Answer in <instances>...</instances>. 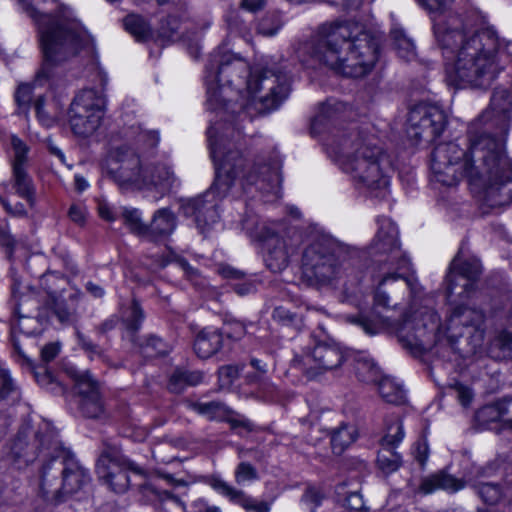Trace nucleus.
Masks as SVG:
<instances>
[{"label": "nucleus", "instance_id": "obj_1", "mask_svg": "<svg viewBox=\"0 0 512 512\" xmlns=\"http://www.w3.org/2000/svg\"><path fill=\"white\" fill-rule=\"evenodd\" d=\"M512 103L495 90L489 107L468 127L466 148L456 142L437 145L431 154L433 180L454 186L466 178L472 192L491 208L512 203V160L506 151Z\"/></svg>", "mask_w": 512, "mask_h": 512}, {"label": "nucleus", "instance_id": "obj_2", "mask_svg": "<svg viewBox=\"0 0 512 512\" xmlns=\"http://www.w3.org/2000/svg\"><path fill=\"white\" fill-rule=\"evenodd\" d=\"M207 101L217 118L208 129L217 127V139L239 143L244 122L253 112L279 108L290 93L286 65L267 64L250 71L248 63L229 52H214L206 66Z\"/></svg>", "mask_w": 512, "mask_h": 512}, {"label": "nucleus", "instance_id": "obj_3", "mask_svg": "<svg viewBox=\"0 0 512 512\" xmlns=\"http://www.w3.org/2000/svg\"><path fill=\"white\" fill-rule=\"evenodd\" d=\"M434 34L445 60L446 82L455 88H488L512 61V41L502 45L495 30L477 28L470 16H438Z\"/></svg>", "mask_w": 512, "mask_h": 512}, {"label": "nucleus", "instance_id": "obj_4", "mask_svg": "<svg viewBox=\"0 0 512 512\" xmlns=\"http://www.w3.org/2000/svg\"><path fill=\"white\" fill-rule=\"evenodd\" d=\"M217 127L207 130L210 154L215 165V178L211 187L201 195L189 199L184 213L193 217L200 233L205 234L219 220V202L230 192L253 190L276 196L281 183V160L273 157L268 163L258 158L248 163L237 148L238 143L217 139Z\"/></svg>", "mask_w": 512, "mask_h": 512}, {"label": "nucleus", "instance_id": "obj_5", "mask_svg": "<svg viewBox=\"0 0 512 512\" xmlns=\"http://www.w3.org/2000/svg\"><path fill=\"white\" fill-rule=\"evenodd\" d=\"M295 52L303 63L314 61L344 77L362 78L374 70L380 42L360 22L336 19L320 24Z\"/></svg>", "mask_w": 512, "mask_h": 512}, {"label": "nucleus", "instance_id": "obj_6", "mask_svg": "<svg viewBox=\"0 0 512 512\" xmlns=\"http://www.w3.org/2000/svg\"><path fill=\"white\" fill-rule=\"evenodd\" d=\"M327 155L353 182L374 197H385L392 171L387 152L368 128L333 127L324 139Z\"/></svg>", "mask_w": 512, "mask_h": 512}, {"label": "nucleus", "instance_id": "obj_7", "mask_svg": "<svg viewBox=\"0 0 512 512\" xmlns=\"http://www.w3.org/2000/svg\"><path fill=\"white\" fill-rule=\"evenodd\" d=\"M19 1L38 27L43 63L34 82L41 86L58 76L61 66L87 47L91 37L69 7L60 5L54 14H48L41 8L46 0Z\"/></svg>", "mask_w": 512, "mask_h": 512}, {"label": "nucleus", "instance_id": "obj_8", "mask_svg": "<svg viewBox=\"0 0 512 512\" xmlns=\"http://www.w3.org/2000/svg\"><path fill=\"white\" fill-rule=\"evenodd\" d=\"M377 222L379 228L370 246V253L386 256L377 260L379 263L377 277L380 280L374 296V306L369 313H366L363 304L357 303L359 314L346 317L348 322L360 326L369 335H375L390 326L388 317L378 311V308H390V299L385 288L390 282H397L405 272L410 270V260L399 247L396 225L386 217L378 218Z\"/></svg>", "mask_w": 512, "mask_h": 512}, {"label": "nucleus", "instance_id": "obj_9", "mask_svg": "<svg viewBox=\"0 0 512 512\" xmlns=\"http://www.w3.org/2000/svg\"><path fill=\"white\" fill-rule=\"evenodd\" d=\"M102 169L122 191L156 189L165 193L177 182V177L168 165L152 163L127 146L110 151L103 160Z\"/></svg>", "mask_w": 512, "mask_h": 512}, {"label": "nucleus", "instance_id": "obj_10", "mask_svg": "<svg viewBox=\"0 0 512 512\" xmlns=\"http://www.w3.org/2000/svg\"><path fill=\"white\" fill-rule=\"evenodd\" d=\"M352 249L327 234L313 236L302 251L301 281L309 287H336L344 277Z\"/></svg>", "mask_w": 512, "mask_h": 512}, {"label": "nucleus", "instance_id": "obj_11", "mask_svg": "<svg viewBox=\"0 0 512 512\" xmlns=\"http://www.w3.org/2000/svg\"><path fill=\"white\" fill-rule=\"evenodd\" d=\"M58 453L45 461L40 469L39 490L47 501L58 504L78 493L90 481L88 471L73 458Z\"/></svg>", "mask_w": 512, "mask_h": 512}, {"label": "nucleus", "instance_id": "obj_12", "mask_svg": "<svg viewBox=\"0 0 512 512\" xmlns=\"http://www.w3.org/2000/svg\"><path fill=\"white\" fill-rule=\"evenodd\" d=\"M105 99L94 89H84L76 95L69 109V123L75 135L89 137L100 127Z\"/></svg>", "mask_w": 512, "mask_h": 512}, {"label": "nucleus", "instance_id": "obj_13", "mask_svg": "<svg viewBox=\"0 0 512 512\" xmlns=\"http://www.w3.org/2000/svg\"><path fill=\"white\" fill-rule=\"evenodd\" d=\"M346 359L344 350L336 343L319 342L304 349L291 361V368L313 379L341 367Z\"/></svg>", "mask_w": 512, "mask_h": 512}, {"label": "nucleus", "instance_id": "obj_14", "mask_svg": "<svg viewBox=\"0 0 512 512\" xmlns=\"http://www.w3.org/2000/svg\"><path fill=\"white\" fill-rule=\"evenodd\" d=\"M275 226V223L270 225L266 222H255L252 219H245L243 221V228L251 236L265 243L266 265L272 272L277 273L288 266L289 258L295 249L292 246H288L286 241L278 236V230Z\"/></svg>", "mask_w": 512, "mask_h": 512}, {"label": "nucleus", "instance_id": "obj_15", "mask_svg": "<svg viewBox=\"0 0 512 512\" xmlns=\"http://www.w3.org/2000/svg\"><path fill=\"white\" fill-rule=\"evenodd\" d=\"M446 124L447 116L438 105L419 103L409 111L406 133L415 142H431L442 134Z\"/></svg>", "mask_w": 512, "mask_h": 512}, {"label": "nucleus", "instance_id": "obj_16", "mask_svg": "<svg viewBox=\"0 0 512 512\" xmlns=\"http://www.w3.org/2000/svg\"><path fill=\"white\" fill-rule=\"evenodd\" d=\"M143 475L142 468L123 458L115 448H106L96 463V474L100 481L115 493H124L130 486L128 472Z\"/></svg>", "mask_w": 512, "mask_h": 512}, {"label": "nucleus", "instance_id": "obj_17", "mask_svg": "<svg viewBox=\"0 0 512 512\" xmlns=\"http://www.w3.org/2000/svg\"><path fill=\"white\" fill-rule=\"evenodd\" d=\"M482 273V266L478 259H462L456 255L452 260L446 276V294L452 301L454 295L468 298L475 290L476 282Z\"/></svg>", "mask_w": 512, "mask_h": 512}, {"label": "nucleus", "instance_id": "obj_18", "mask_svg": "<svg viewBox=\"0 0 512 512\" xmlns=\"http://www.w3.org/2000/svg\"><path fill=\"white\" fill-rule=\"evenodd\" d=\"M484 321L485 315L482 311L456 306L448 319L447 331L451 337L467 335L473 350H476L484 341Z\"/></svg>", "mask_w": 512, "mask_h": 512}, {"label": "nucleus", "instance_id": "obj_19", "mask_svg": "<svg viewBox=\"0 0 512 512\" xmlns=\"http://www.w3.org/2000/svg\"><path fill=\"white\" fill-rule=\"evenodd\" d=\"M429 323L424 319H406L398 329V339L404 347L411 350H427L435 340V334L439 330V317L437 313L427 314Z\"/></svg>", "mask_w": 512, "mask_h": 512}, {"label": "nucleus", "instance_id": "obj_20", "mask_svg": "<svg viewBox=\"0 0 512 512\" xmlns=\"http://www.w3.org/2000/svg\"><path fill=\"white\" fill-rule=\"evenodd\" d=\"M11 145L14 151L13 167V188L21 197L32 203L35 189L31 177L26 171L28 148L21 139L16 136L11 138Z\"/></svg>", "mask_w": 512, "mask_h": 512}, {"label": "nucleus", "instance_id": "obj_21", "mask_svg": "<svg viewBox=\"0 0 512 512\" xmlns=\"http://www.w3.org/2000/svg\"><path fill=\"white\" fill-rule=\"evenodd\" d=\"M80 396L79 407L82 414L88 418H99L104 410L98 383L90 372L83 373L77 382Z\"/></svg>", "mask_w": 512, "mask_h": 512}, {"label": "nucleus", "instance_id": "obj_22", "mask_svg": "<svg viewBox=\"0 0 512 512\" xmlns=\"http://www.w3.org/2000/svg\"><path fill=\"white\" fill-rule=\"evenodd\" d=\"M208 484L219 494L227 497L231 502L240 505L250 512H269L270 507L265 501H257L244 491L238 490L217 476H212Z\"/></svg>", "mask_w": 512, "mask_h": 512}, {"label": "nucleus", "instance_id": "obj_23", "mask_svg": "<svg viewBox=\"0 0 512 512\" xmlns=\"http://www.w3.org/2000/svg\"><path fill=\"white\" fill-rule=\"evenodd\" d=\"M176 226L177 217L170 209H158L147 226L145 239L152 242L165 240L174 232Z\"/></svg>", "mask_w": 512, "mask_h": 512}, {"label": "nucleus", "instance_id": "obj_24", "mask_svg": "<svg viewBox=\"0 0 512 512\" xmlns=\"http://www.w3.org/2000/svg\"><path fill=\"white\" fill-rule=\"evenodd\" d=\"M466 486V481L448 474L444 471L435 473L422 480L420 491L423 494H431L437 490H444L448 493H456Z\"/></svg>", "mask_w": 512, "mask_h": 512}, {"label": "nucleus", "instance_id": "obj_25", "mask_svg": "<svg viewBox=\"0 0 512 512\" xmlns=\"http://www.w3.org/2000/svg\"><path fill=\"white\" fill-rule=\"evenodd\" d=\"M222 345V332L218 329L205 328L195 338L194 351L199 358L207 359L215 355Z\"/></svg>", "mask_w": 512, "mask_h": 512}, {"label": "nucleus", "instance_id": "obj_26", "mask_svg": "<svg viewBox=\"0 0 512 512\" xmlns=\"http://www.w3.org/2000/svg\"><path fill=\"white\" fill-rule=\"evenodd\" d=\"M357 438L356 428L352 424H342L331 433V446L335 454L340 455Z\"/></svg>", "mask_w": 512, "mask_h": 512}, {"label": "nucleus", "instance_id": "obj_27", "mask_svg": "<svg viewBox=\"0 0 512 512\" xmlns=\"http://www.w3.org/2000/svg\"><path fill=\"white\" fill-rule=\"evenodd\" d=\"M381 397L388 403L400 405L406 400L405 391L393 378L385 376L377 382Z\"/></svg>", "mask_w": 512, "mask_h": 512}, {"label": "nucleus", "instance_id": "obj_28", "mask_svg": "<svg viewBox=\"0 0 512 512\" xmlns=\"http://www.w3.org/2000/svg\"><path fill=\"white\" fill-rule=\"evenodd\" d=\"M125 30L137 41H146L152 36L150 24L140 15L129 14L123 20Z\"/></svg>", "mask_w": 512, "mask_h": 512}, {"label": "nucleus", "instance_id": "obj_29", "mask_svg": "<svg viewBox=\"0 0 512 512\" xmlns=\"http://www.w3.org/2000/svg\"><path fill=\"white\" fill-rule=\"evenodd\" d=\"M127 137L134 141L137 150L155 148L159 142V135L156 131L143 130L140 125L132 126Z\"/></svg>", "mask_w": 512, "mask_h": 512}, {"label": "nucleus", "instance_id": "obj_30", "mask_svg": "<svg viewBox=\"0 0 512 512\" xmlns=\"http://www.w3.org/2000/svg\"><path fill=\"white\" fill-rule=\"evenodd\" d=\"M355 372L358 379L366 383H377L380 379V371L376 364L365 356H359L355 360Z\"/></svg>", "mask_w": 512, "mask_h": 512}, {"label": "nucleus", "instance_id": "obj_31", "mask_svg": "<svg viewBox=\"0 0 512 512\" xmlns=\"http://www.w3.org/2000/svg\"><path fill=\"white\" fill-rule=\"evenodd\" d=\"M190 407L198 414L207 417L209 420L223 419L229 414L227 407L218 401L193 402Z\"/></svg>", "mask_w": 512, "mask_h": 512}, {"label": "nucleus", "instance_id": "obj_32", "mask_svg": "<svg viewBox=\"0 0 512 512\" xmlns=\"http://www.w3.org/2000/svg\"><path fill=\"white\" fill-rule=\"evenodd\" d=\"M404 438V429L402 421L398 417H393L385 424V434L382 437V446L394 448Z\"/></svg>", "mask_w": 512, "mask_h": 512}, {"label": "nucleus", "instance_id": "obj_33", "mask_svg": "<svg viewBox=\"0 0 512 512\" xmlns=\"http://www.w3.org/2000/svg\"><path fill=\"white\" fill-rule=\"evenodd\" d=\"M401 455L394 451L393 448L383 447L378 452L377 465L380 470L386 474L395 472L401 466Z\"/></svg>", "mask_w": 512, "mask_h": 512}, {"label": "nucleus", "instance_id": "obj_34", "mask_svg": "<svg viewBox=\"0 0 512 512\" xmlns=\"http://www.w3.org/2000/svg\"><path fill=\"white\" fill-rule=\"evenodd\" d=\"M391 36L398 55L407 61L413 59L415 56V45L413 41L406 36L404 31L402 29L395 28L391 31Z\"/></svg>", "mask_w": 512, "mask_h": 512}, {"label": "nucleus", "instance_id": "obj_35", "mask_svg": "<svg viewBox=\"0 0 512 512\" xmlns=\"http://www.w3.org/2000/svg\"><path fill=\"white\" fill-rule=\"evenodd\" d=\"M144 317V312L139 302L133 299L123 315V323L129 332L135 333L140 329Z\"/></svg>", "mask_w": 512, "mask_h": 512}, {"label": "nucleus", "instance_id": "obj_36", "mask_svg": "<svg viewBox=\"0 0 512 512\" xmlns=\"http://www.w3.org/2000/svg\"><path fill=\"white\" fill-rule=\"evenodd\" d=\"M123 219L131 232L145 239L148 225L143 223L138 209H125L123 211Z\"/></svg>", "mask_w": 512, "mask_h": 512}, {"label": "nucleus", "instance_id": "obj_37", "mask_svg": "<svg viewBox=\"0 0 512 512\" xmlns=\"http://www.w3.org/2000/svg\"><path fill=\"white\" fill-rule=\"evenodd\" d=\"M141 352L147 358L163 356L169 352V346L161 338L150 336L141 347Z\"/></svg>", "mask_w": 512, "mask_h": 512}, {"label": "nucleus", "instance_id": "obj_38", "mask_svg": "<svg viewBox=\"0 0 512 512\" xmlns=\"http://www.w3.org/2000/svg\"><path fill=\"white\" fill-rule=\"evenodd\" d=\"M29 301L33 303L35 302L34 299L26 298L23 302L18 303L16 306V312L19 315V321L17 326L19 330L26 335H32L36 333L38 326V321L34 317L22 314L23 303H27Z\"/></svg>", "mask_w": 512, "mask_h": 512}, {"label": "nucleus", "instance_id": "obj_39", "mask_svg": "<svg viewBox=\"0 0 512 512\" xmlns=\"http://www.w3.org/2000/svg\"><path fill=\"white\" fill-rule=\"evenodd\" d=\"M478 495L488 505H495L502 498V490L497 484L482 483L478 486Z\"/></svg>", "mask_w": 512, "mask_h": 512}, {"label": "nucleus", "instance_id": "obj_40", "mask_svg": "<svg viewBox=\"0 0 512 512\" xmlns=\"http://www.w3.org/2000/svg\"><path fill=\"white\" fill-rule=\"evenodd\" d=\"M141 492L144 496H153L155 499L163 502L166 500H172L175 503H180V499L167 490L159 489L154 483L146 482L141 485Z\"/></svg>", "mask_w": 512, "mask_h": 512}, {"label": "nucleus", "instance_id": "obj_41", "mask_svg": "<svg viewBox=\"0 0 512 512\" xmlns=\"http://www.w3.org/2000/svg\"><path fill=\"white\" fill-rule=\"evenodd\" d=\"M495 404L503 427L512 430V397H504L496 401Z\"/></svg>", "mask_w": 512, "mask_h": 512}, {"label": "nucleus", "instance_id": "obj_42", "mask_svg": "<svg viewBox=\"0 0 512 512\" xmlns=\"http://www.w3.org/2000/svg\"><path fill=\"white\" fill-rule=\"evenodd\" d=\"M281 28V22L276 15H267L257 24V31L264 36H273Z\"/></svg>", "mask_w": 512, "mask_h": 512}, {"label": "nucleus", "instance_id": "obj_43", "mask_svg": "<svg viewBox=\"0 0 512 512\" xmlns=\"http://www.w3.org/2000/svg\"><path fill=\"white\" fill-rule=\"evenodd\" d=\"M258 479L256 468L248 462H241L235 469V481L238 484L251 482Z\"/></svg>", "mask_w": 512, "mask_h": 512}, {"label": "nucleus", "instance_id": "obj_44", "mask_svg": "<svg viewBox=\"0 0 512 512\" xmlns=\"http://www.w3.org/2000/svg\"><path fill=\"white\" fill-rule=\"evenodd\" d=\"M180 24L177 18L168 17L161 26V36L171 41L180 39Z\"/></svg>", "mask_w": 512, "mask_h": 512}, {"label": "nucleus", "instance_id": "obj_45", "mask_svg": "<svg viewBox=\"0 0 512 512\" xmlns=\"http://www.w3.org/2000/svg\"><path fill=\"white\" fill-rule=\"evenodd\" d=\"M76 336L78 339V343L85 352H87L91 359L94 356L101 358L103 353L98 345L92 343L90 339H88L85 335H83L80 331H76Z\"/></svg>", "mask_w": 512, "mask_h": 512}, {"label": "nucleus", "instance_id": "obj_46", "mask_svg": "<svg viewBox=\"0 0 512 512\" xmlns=\"http://www.w3.org/2000/svg\"><path fill=\"white\" fill-rule=\"evenodd\" d=\"M272 317L284 325H293L297 322V315L289 309L279 306L273 310Z\"/></svg>", "mask_w": 512, "mask_h": 512}, {"label": "nucleus", "instance_id": "obj_47", "mask_svg": "<svg viewBox=\"0 0 512 512\" xmlns=\"http://www.w3.org/2000/svg\"><path fill=\"white\" fill-rule=\"evenodd\" d=\"M35 110H36V114H37V117L39 118L40 122L44 125V126H51L53 124V122L55 121L56 119V115L55 114H50L49 112H47L44 107H45V99L44 97H39L35 104Z\"/></svg>", "mask_w": 512, "mask_h": 512}, {"label": "nucleus", "instance_id": "obj_48", "mask_svg": "<svg viewBox=\"0 0 512 512\" xmlns=\"http://www.w3.org/2000/svg\"><path fill=\"white\" fill-rule=\"evenodd\" d=\"M221 332L229 338L240 339L245 334V326L239 321L232 320L224 324Z\"/></svg>", "mask_w": 512, "mask_h": 512}, {"label": "nucleus", "instance_id": "obj_49", "mask_svg": "<svg viewBox=\"0 0 512 512\" xmlns=\"http://www.w3.org/2000/svg\"><path fill=\"white\" fill-rule=\"evenodd\" d=\"M28 445L22 437H18L11 448L12 453L16 458H23L25 463L32 462L34 460V456L30 455L27 451Z\"/></svg>", "mask_w": 512, "mask_h": 512}, {"label": "nucleus", "instance_id": "obj_50", "mask_svg": "<svg viewBox=\"0 0 512 512\" xmlns=\"http://www.w3.org/2000/svg\"><path fill=\"white\" fill-rule=\"evenodd\" d=\"M323 495L316 488H308L302 496V501L309 506L311 512L321 504Z\"/></svg>", "mask_w": 512, "mask_h": 512}, {"label": "nucleus", "instance_id": "obj_51", "mask_svg": "<svg viewBox=\"0 0 512 512\" xmlns=\"http://www.w3.org/2000/svg\"><path fill=\"white\" fill-rule=\"evenodd\" d=\"M32 99V87L29 84H21L15 93V100L19 107H28Z\"/></svg>", "mask_w": 512, "mask_h": 512}, {"label": "nucleus", "instance_id": "obj_52", "mask_svg": "<svg viewBox=\"0 0 512 512\" xmlns=\"http://www.w3.org/2000/svg\"><path fill=\"white\" fill-rule=\"evenodd\" d=\"M54 312L61 323L68 324L76 320L75 310L69 309L64 303H56Z\"/></svg>", "mask_w": 512, "mask_h": 512}, {"label": "nucleus", "instance_id": "obj_53", "mask_svg": "<svg viewBox=\"0 0 512 512\" xmlns=\"http://www.w3.org/2000/svg\"><path fill=\"white\" fill-rule=\"evenodd\" d=\"M179 377H184L188 386H195L202 382L203 374L200 371H189L183 369L175 370V380Z\"/></svg>", "mask_w": 512, "mask_h": 512}, {"label": "nucleus", "instance_id": "obj_54", "mask_svg": "<svg viewBox=\"0 0 512 512\" xmlns=\"http://www.w3.org/2000/svg\"><path fill=\"white\" fill-rule=\"evenodd\" d=\"M226 421L230 424V427L233 430L242 429L246 432H251L254 428L253 423L244 416H229L226 418Z\"/></svg>", "mask_w": 512, "mask_h": 512}, {"label": "nucleus", "instance_id": "obj_55", "mask_svg": "<svg viewBox=\"0 0 512 512\" xmlns=\"http://www.w3.org/2000/svg\"><path fill=\"white\" fill-rule=\"evenodd\" d=\"M452 388L455 390L457 398L463 406H468L471 403L473 391L470 387L462 383H455Z\"/></svg>", "mask_w": 512, "mask_h": 512}, {"label": "nucleus", "instance_id": "obj_56", "mask_svg": "<svg viewBox=\"0 0 512 512\" xmlns=\"http://www.w3.org/2000/svg\"><path fill=\"white\" fill-rule=\"evenodd\" d=\"M429 454L428 444L425 439H420L414 444L413 455L415 459L419 462L421 466H423Z\"/></svg>", "mask_w": 512, "mask_h": 512}, {"label": "nucleus", "instance_id": "obj_57", "mask_svg": "<svg viewBox=\"0 0 512 512\" xmlns=\"http://www.w3.org/2000/svg\"><path fill=\"white\" fill-rule=\"evenodd\" d=\"M247 382L250 384L257 383L260 386V389L268 393H272L274 391L273 384L267 380L266 376L259 374L258 372L248 374L246 376Z\"/></svg>", "mask_w": 512, "mask_h": 512}, {"label": "nucleus", "instance_id": "obj_58", "mask_svg": "<svg viewBox=\"0 0 512 512\" xmlns=\"http://www.w3.org/2000/svg\"><path fill=\"white\" fill-rule=\"evenodd\" d=\"M497 414L496 404L494 402L482 407L478 412V418L482 421L501 422L500 416Z\"/></svg>", "mask_w": 512, "mask_h": 512}, {"label": "nucleus", "instance_id": "obj_59", "mask_svg": "<svg viewBox=\"0 0 512 512\" xmlns=\"http://www.w3.org/2000/svg\"><path fill=\"white\" fill-rule=\"evenodd\" d=\"M59 352V343H48L41 349V359L43 362L48 363L55 359Z\"/></svg>", "mask_w": 512, "mask_h": 512}, {"label": "nucleus", "instance_id": "obj_60", "mask_svg": "<svg viewBox=\"0 0 512 512\" xmlns=\"http://www.w3.org/2000/svg\"><path fill=\"white\" fill-rule=\"evenodd\" d=\"M346 503L349 509L363 512L365 510L362 496L359 492H352L346 498Z\"/></svg>", "mask_w": 512, "mask_h": 512}, {"label": "nucleus", "instance_id": "obj_61", "mask_svg": "<svg viewBox=\"0 0 512 512\" xmlns=\"http://www.w3.org/2000/svg\"><path fill=\"white\" fill-rule=\"evenodd\" d=\"M496 345L503 351H512V333L501 331L495 339Z\"/></svg>", "mask_w": 512, "mask_h": 512}, {"label": "nucleus", "instance_id": "obj_62", "mask_svg": "<svg viewBox=\"0 0 512 512\" xmlns=\"http://www.w3.org/2000/svg\"><path fill=\"white\" fill-rule=\"evenodd\" d=\"M239 372L240 369L238 368V366L234 365L222 366L218 371L219 377L228 383L236 379L239 375Z\"/></svg>", "mask_w": 512, "mask_h": 512}, {"label": "nucleus", "instance_id": "obj_63", "mask_svg": "<svg viewBox=\"0 0 512 512\" xmlns=\"http://www.w3.org/2000/svg\"><path fill=\"white\" fill-rule=\"evenodd\" d=\"M68 216L74 223L83 225L86 217L85 209L78 204H73L69 208Z\"/></svg>", "mask_w": 512, "mask_h": 512}, {"label": "nucleus", "instance_id": "obj_64", "mask_svg": "<svg viewBox=\"0 0 512 512\" xmlns=\"http://www.w3.org/2000/svg\"><path fill=\"white\" fill-rule=\"evenodd\" d=\"M257 284L253 280H247L242 283H238L234 286L235 292L240 295L244 296L247 294H250L254 291H256Z\"/></svg>", "mask_w": 512, "mask_h": 512}]
</instances>
